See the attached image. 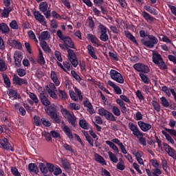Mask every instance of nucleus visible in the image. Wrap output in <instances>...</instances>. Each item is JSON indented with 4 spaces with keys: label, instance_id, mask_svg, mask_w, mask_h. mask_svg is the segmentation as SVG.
Here are the masks:
<instances>
[{
    "label": "nucleus",
    "instance_id": "obj_1",
    "mask_svg": "<svg viewBox=\"0 0 176 176\" xmlns=\"http://www.w3.org/2000/svg\"><path fill=\"white\" fill-rule=\"evenodd\" d=\"M62 41L64 43L66 49L67 50V57L69 61H70L71 64L73 65V67H74V68H76L79 63L78 62L76 54L72 50L75 49V43L74 41H72V38L68 36H66L65 38ZM69 47H70V49Z\"/></svg>",
    "mask_w": 176,
    "mask_h": 176
},
{
    "label": "nucleus",
    "instance_id": "obj_2",
    "mask_svg": "<svg viewBox=\"0 0 176 176\" xmlns=\"http://www.w3.org/2000/svg\"><path fill=\"white\" fill-rule=\"evenodd\" d=\"M139 34L140 38L148 37V40H144V38L141 39V43L142 45H144V46H146V47H148V49H153V47H155V45H157V43H159L157 37L153 35H146L145 30H140Z\"/></svg>",
    "mask_w": 176,
    "mask_h": 176
},
{
    "label": "nucleus",
    "instance_id": "obj_3",
    "mask_svg": "<svg viewBox=\"0 0 176 176\" xmlns=\"http://www.w3.org/2000/svg\"><path fill=\"white\" fill-rule=\"evenodd\" d=\"M152 60H153V63H154L155 65H157L160 69H162V71H165V69H168V67H167V65H166V63L163 59V57H162V55H160L159 52L153 53Z\"/></svg>",
    "mask_w": 176,
    "mask_h": 176
},
{
    "label": "nucleus",
    "instance_id": "obj_4",
    "mask_svg": "<svg viewBox=\"0 0 176 176\" xmlns=\"http://www.w3.org/2000/svg\"><path fill=\"white\" fill-rule=\"evenodd\" d=\"M60 112L64 118L67 119L69 124H72L73 127H76V116H75V114L70 113L69 111H68L67 109H62Z\"/></svg>",
    "mask_w": 176,
    "mask_h": 176
},
{
    "label": "nucleus",
    "instance_id": "obj_5",
    "mask_svg": "<svg viewBox=\"0 0 176 176\" xmlns=\"http://www.w3.org/2000/svg\"><path fill=\"white\" fill-rule=\"evenodd\" d=\"M34 120L36 126H45V127H50L52 126V122L49 121V120H47L45 118H42L38 116H34Z\"/></svg>",
    "mask_w": 176,
    "mask_h": 176
},
{
    "label": "nucleus",
    "instance_id": "obj_6",
    "mask_svg": "<svg viewBox=\"0 0 176 176\" xmlns=\"http://www.w3.org/2000/svg\"><path fill=\"white\" fill-rule=\"evenodd\" d=\"M98 113L100 116H104L107 120H109L110 122H116V117H115L112 113L104 108L99 109Z\"/></svg>",
    "mask_w": 176,
    "mask_h": 176
},
{
    "label": "nucleus",
    "instance_id": "obj_7",
    "mask_svg": "<svg viewBox=\"0 0 176 176\" xmlns=\"http://www.w3.org/2000/svg\"><path fill=\"white\" fill-rule=\"evenodd\" d=\"M110 76L113 80H115L118 83H120L121 85L124 83V78L122 74L115 69L110 71Z\"/></svg>",
    "mask_w": 176,
    "mask_h": 176
},
{
    "label": "nucleus",
    "instance_id": "obj_8",
    "mask_svg": "<svg viewBox=\"0 0 176 176\" xmlns=\"http://www.w3.org/2000/svg\"><path fill=\"white\" fill-rule=\"evenodd\" d=\"M133 67L138 72H142V74H149L151 72L149 67L144 63H138L134 64Z\"/></svg>",
    "mask_w": 176,
    "mask_h": 176
},
{
    "label": "nucleus",
    "instance_id": "obj_9",
    "mask_svg": "<svg viewBox=\"0 0 176 176\" xmlns=\"http://www.w3.org/2000/svg\"><path fill=\"white\" fill-rule=\"evenodd\" d=\"M49 8V5L46 1L41 2L39 4V10L45 16L46 19H50L52 17V14L50 13V10H47Z\"/></svg>",
    "mask_w": 176,
    "mask_h": 176
},
{
    "label": "nucleus",
    "instance_id": "obj_10",
    "mask_svg": "<svg viewBox=\"0 0 176 176\" xmlns=\"http://www.w3.org/2000/svg\"><path fill=\"white\" fill-rule=\"evenodd\" d=\"M0 145H1L3 149L5 151H11V152H14V148L12 146V144L9 143V140L4 138L3 140H0Z\"/></svg>",
    "mask_w": 176,
    "mask_h": 176
},
{
    "label": "nucleus",
    "instance_id": "obj_11",
    "mask_svg": "<svg viewBox=\"0 0 176 176\" xmlns=\"http://www.w3.org/2000/svg\"><path fill=\"white\" fill-rule=\"evenodd\" d=\"M165 152H166L170 157H173V159H176V151L170 145H168L167 143H163L162 144Z\"/></svg>",
    "mask_w": 176,
    "mask_h": 176
},
{
    "label": "nucleus",
    "instance_id": "obj_12",
    "mask_svg": "<svg viewBox=\"0 0 176 176\" xmlns=\"http://www.w3.org/2000/svg\"><path fill=\"white\" fill-rule=\"evenodd\" d=\"M12 82L13 83H16V85H19V86H23V85H28V82H27V79L21 78L19 77V76H16V74H14L12 78Z\"/></svg>",
    "mask_w": 176,
    "mask_h": 176
},
{
    "label": "nucleus",
    "instance_id": "obj_13",
    "mask_svg": "<svg viewBox=\"0 0 176 176\" xmlns=\"http://www.w3.org/2000/svg\"><path fill=\"white\" fill-rule=\"evenodd\" d=\"M14 60L16 67H21V60H23V54L21 52H15L14 54Z\"/></svg>",
    "mask_w": 176,
    "mask_h": 176
},
{
    "label": "nucleus",
    "instance_id": "obj_14",
    "mask_svg": "<svg viewBox=\"0 0 176 176\" xmlns=\"http://www.w3.org/2000/svg\"><path fill=\"white\" fill-rule=\"evenodd\" d=\"M138 124L140 128V130H142V131H144V133H146V131H149V130L152 129V125H151V124L145 123L142 121L138 122Z\"/></svg>",
    "mask_w": 176,
    "mask_h": 176
},
{
    "label": "nucleus",
    "instance_id": "obj_15",
    "mask_svg": "<svg viewBox=\"0 0 176 176\" xmlns=\"http://www.w3.org/2000/svg\"><path fill=\"white\" fill-rule=\"evenodd\" d=\"M34 19L39 21L41 24L43 23V25H46V21H45V16L39 12V11H34Z\"/></svg>",
    "mask_w": 176,
    "mask_h": 176
},
{
    "label": "nucleus",
    "instance_id": "obj_16",
    "mask_svg": "<svg viewBox=\"0 0 176 176\" xmlns=\"http://www.w3.org/2000/svg\"><path fill=\"white\" fill-rule=\"evenodd\" d=\"M83 105L87 109V112L90 113V115H93V113H96V111H94V108H93V104H91V102H90L89 100H87L83 102Z\"/></svg>",
    "mask_w": 176,
    "mask_h": 176
},
{
    "label": "nucleus",
    "instance_id": "obj_17",
    "mask_svg": "<svg viewBox=\"0 0 176 176\" xmlns=\"http://www.w3.org/2000/svg\"><path fill=\"white\" fill-rule=\"evenodd\" d=\"M39 97L43 105H44L45 107H48L49 105H50V100H49V99L47 98V97H46V95L43 92H41L40 94Z\"/></svg>",
    "mask_w": 176,
    "mask_h": 176
},
{
    "label": "nucleus",
    "instance_id": "obj_18",
    "mask_svg": "<svg viewBox=\"0 0 176 176\" xmlns=\"http://www.w3.org/2000/svg\"><path fill=\"white\" fill-rule=\"evenodd\" d=\"M141 15L144 19V20L147 21V23H152L153 21H155V20H156L155 17L151 16V14H149V13L146 12V11L142 12Z\"/></svg>",
    "mask_w": 176,
    "mask_h": 176
},
{
    "label": "nucleus",
    "instance_id": "obj_19",
    "mask_svg": "<svg viewBox=\"0 0 176 176\" xmlns=\"http://www.w3.org/2000/svg\"><path fill=\"white\" fill-rule=\"evenodd\" d=\"M45 112L48 114V116H52V115L57 113V107L52 105L47 106Z\"/></svg>",
    "mask_w": 176,
    "mask_h": 176
},
{
    "label": "nucleus",
    "instance_id": "obj_20",
    "mask_svg": "<svg viewBox=\"0 0 176 176\" xmlns=\"http://www.w3.org/2000/svg\"><path fill=\"white\" fill-rule=\"evenodd\" d=\"M107 83L109 86L113 88L116 94H122V89L120 88L119 86L116 85L115 82H112L111 80H109Z\"/></svg>",
    "mask_w": 176,
    "mask_h": 176
},
{
    "label": "nucleus",
    "instance_id": "obj_21",
    "mask_svg": "<svg viewBox=\"0 0 176 176\" xmlns=\"http://www.w3.org/2000/svg\"><path fill=\"white\" fill-rule=\"evenodd\" d=\"M87 50H88V54L92 57V58H94V60H97L98 57H97V55H96V49L91 46V45H87Z\"/></svg>",
    "mask_w": 176,
    "mask_h": 176
},
{
    "label": "nucleus",
    "instance_id": "obj_22",
    "mask_svg": "<svg viewBox=\"0 0 176 176\" xmlns=\"http://www.w3.org/2000/svg\"><path fill=\"white\" fill-rule=\"evenodd\" d=\"M63 131H64L65 134L69 138V140H74V135H72V132L71 131V129L67 125H64L62 127Z\"/></svg>",
    "mask_w": 176,
    "mask_h": 176
},
{
    "label": "nucleus",
    "instance_id": "obj_23",
    "mask_svg": "<svg viewBox=\"0 0 176 176\" xmlns=\"http://www.w3.org/2000/svg\"><path fill=\"white\" fill-rule=\"evenodd\" d=\"M94 157L97 163H100V164H102V166H107V162H105V159H104L102 156L100 155L98 153H95Z\"/></svg>",
    "mask_w": 176,
    "mask_h": 176
},
{
    "label": "nucleus",
    "instance_id": "obj_24",
    "mask_svg": "<svg viewBox=\"0 0 176 176\" xmlns=\"http://www.w3.org/2000/svg\"><path fill=\"white\" fill-rule=\"evenodd\" d=\"M116 102L120 107L121 112L122 113H126L127 109V107H126V103H124V102L120 98L116 99Z\"/></svg>",
    "mask_w": 176,
    "mask_h": 176
},
{
    "label": "nucleus",
    "instance_id": "obj_25",
    "mask_svg": "<svg viewBox=\"0 0 176 176\" xmlns=\"http://www.w3.org/2000/svg\"><path fill=\"white\" fill-rule=\"evenodd\" d=\"M40 46L45 53H50L52 52V49H50V47L47 45V43L45 41L40 42Z\"/></svg>",
    "mask_w": 176,
    "mask_h": 176
},
{
    "label": "nucleus",
    "instance_id": "obj_26",
    "mask_svg": "<svg viewBox=\"0 0 176 176\" xmlns=\"http://www.w3.org/2000/svg\"><path fill=\"white\" fill-rule=\"evenodd\" d=\"M0 31L2 34H9L10 32V28L8 26V24L5 23H0Z\"/></svg>",
    "mask_w": 176,
    "mask_h": 176
},
{
    "label": "nucleus",
    "instance_id": "obj_27",
    "mask_svg": "<svg viewBox=\"0 0 176 176\" xmlns=\"http://www.w3.org/2000/svg\"><path fill=\"white\" fill-rule=\"evenodd\" d=\"M28 170L30 173H35V174H38V173H39V169H38V166L34 163L29 164Z\"/></svg>",
    "mask_w": 176,
    "mask_h": 176
},
{
    "label": "nucleus",
    "instance_id": "obj_28",
    "mask_svg": "<svg viewBox=\"0 0 176 176\" xmlns=\"http://www.w3.org/2000/svg\"><path fill=\"white\" fill-rule=\"evenodd\" d=\"M10 12H12L11 7L4 8L3 12H1V17H3L4 19H8V17H9V14H10Z\"/></svg>",
    "mask_w": 176,
    "mask_h": 176
},
{
    "label": "nucleus",
    "instance_id": "obj_29",
    "mask_svg": "<svg viewBox=\"0 0 176 176\" xmlns=\"http://www.w3.org/2000/svg\"><path fill=\"white\" fill-rule=\"evenodd\" d=\"M125 36H126L128 39H130L131 42H133V43H135L137 46H138V42L135 39V37L131 33H130V32L125 31Z\"/></svg>",
    "mask_w": 176,
    "mask_h": 176
},
{
    "label": "nucleus",
    "instance_id": "obj_30",
    "mask_svg": "<svg viewBox=\"0 0 176 176\" xmlns=\"http://www.w3.org/2000/svg\"><path fill=\"white\" fill-rule=\"evenodd\" d=\"M106 144L107 145H109V146H110V148H111V149H113L116 153H119V148H118V146L113 142L107 140Z\"/></svg>",
    "mask_w": 176,
    "mask_h": 176
},
{
    "label": "nucleus",
    "instance_id": "obj_31",
    "mask_svg": "<svg viewBox=\"0 0 176 176\" xmlns=\"http://www.w3.org/2000/svg\"><path fill=\"white\" fill-rule=\"evenodd\" d=\"M51 119L54 120V123H57L58 124H60L61 123V117L57 114V113H55V114H52V116H50Z\"/></svg>",
    "mask_w": 176,
    "mask_h": 176
},
{
    "label": "nucleus",
    "instance_id": "obj_32",
    "mask_svg": "<svg viewBox=\"0 0 176 176\" xmlns=\"http://www.w3.org/2000/svg\"><path fill=\"white\" fill-rule=\"evenodd\" d=\"M50 38V34H49V32L44 31L41 32V34L39 36V40L41 41H46Z\"/></svg>",
    "mask_w": 176,
    "mask_h": 176
},
{
    "label": "nucleus",
    "instance_id": "obj_33",
    "mask_svg": "<svg viewBox=\"0 0 176 176\" xmlns=\"http://www.w3.org/2000/svg\"><path fill=\"white\" fill-rule=\"evenodd\" d=\"M79 126L84 130H89V123H87L86 120H80Z\"/></svg>",
    "mask_w": 176,
    "mask_h": 176
},
{
    "label": "nucleus",
    "instance_id": "obj_34",
    "mask_svg": "<svg viewBox=\"0 0 176 176\" xmlns=\"http://www.w3.org/2000/svg\"><path fill=\"white\" fill-rule=\"evenodd\" d=\"M38 168H40V170L43 174H47L48 170H47V165H45L44 163H39L38 164Z\"/></svg>",
    "mask_w": 176,
    "mask_h": 176
},
{
    "label": "nucleus",
    "instance_id": "obj_35",
    "mask_svg": "<svg viewBox=\"0 0 176 176\" xmlns=\"http://www.w3.org/2000/svg\"><path fill=\"white\" fill-rule=\"evenodd\" d=\"M8 96L10 98H13V100L17 99V96H19V94L17 93V91L14 89H9Z\"/></svg>",
    "mask_w": 176,
    "mask_h": 176
},
{
    "label": "nucleus",
    "instance_id": "obj_36",
    "mask_svg": "<svg viewBox=\"0 0 176 176\" xmlns=\"http://www.w3.org/2000/svg\"><path fill=\"white\" fill-rule=\"evenodd\" d=\"M162 133L163 135H164V137L166 138L167 141H168V142H170V144H175L174 139H173V138H171V135H170V134H168L165 131H162Z\"/></svg>",
    "mask_w": 176,
    "mask_h": 176
},
{
    "label": "nucleus",
    "instance_id": "obj_37",
    "mask_svg": "<svg viewBox=\"0 0 176 176\" xmlns=\"http://www.w3.org/2000/svg\"><path fill=\"white\" fill-rule=\"evenodd\" d=\"M58 96L59 98H60V100H67V98H68V95L67 94L66 92H65V91L58 89Z\"/></svg>",
    "mask_w": 176,
    "mask_h": 176
},
{
    "label": "nucleus",
    "instance_id": "obj_38",
    "mask_svg": "<svg viewBox=\"0 0 176 176\" xmlns=\"http://www.w3.org/2000/svg\"><path fill=\"white\" fill-rule=\"evenodd\" d=\"M69 107L72 111H79L80 109V104L75 102L69 103Z\"/></svg>",
    "mask_w": 176,
    "mask_h": 176
},
{
    "label": "nucleus",
    "instance_id": "obj_39",
    "mask_svg": "<svg viewBox=\"0 0 176 176\" xmlns=\"http://www.w3.org/2000/svg\"><path fill=\"white\" fill-rule=\"evenodd\" d=\"M139 76H140L142 82H144L146 85H149V82H151V80H149L148 76L142 73H140Z\"/></svg>",
    "mask_w": 176,
    "mask_h": 176
},
{
    "label": "nucleus",
    "instance_id": "obj_40",
    "mask_svg": "<svg viewBox=\"0 0 176 176\" xmlns=\"http://www.w3.org/2000/svg\"><path fill=\"white\" fill-rule=\"evenodd\" d=\"M109 157L113 163H118L119 160H118V157L113 154V153L109 151L108 152Z\"/></svg>",
    "mask_w": 176,
    "mask_h": 176
},
{
    "label": "nucleus",
    "instance_id": "obj_41",
    "mask_svg": "<svg viewBox=\"0 0 176 176\" xmlns=\"http://www.w3.org/2000/svg\"><path fill=\"white\" fill-rule=\"evenodd\" d=\"M71 74L73 76V78L76 79L77 82H80L82 81V78H80V76L78 73H76V72H75L74 70H72L71 72Z\"/></svg>",
    "mask_w": 176,
    "mask_h": 176
},
{
    "label": "nucleus",
    "instance_id": "obj_42",
    "mask_svg": "<svg viewBox=\"0 0 176 176\" xmlns=\"http://www.w3.org/2000/svg\"><path fill=\"white\" fill-rule=\"evenodd\" d=\"M69 94L70 98L73 100V101H75L76 102H78L79 101V99H78V96H76L75 91L70 90L69 91Z\"/></svg>",
    "mask_w": 176,
    "mask_h": 176
},
{
    "label": "nucleus",
    "instance_id": "obj_43",
    "mask_svg": "<svg viewBox=\"0 0 176 176\" xmlns=\"http://www.w3.org/2000/svg\"><path fill=\"white\" fill-rule=\"evenodd\" d=\"M30 98L36 104V105H38V102H39V99H38V96H36L34 93H30L29 95Z\"/></svg>",
    "mask_w": 176,
    "mask_h": 176
},
{
    "label": "nucleus",
    "instance_id": "obj_44",
    "mask_svg": "<svg viewBox=\"0 0 176 176\" xmlns=\"http://www.w3.org/2000/svg\"><path fill=\"white\" fill-rule=\"evenodd\" d=\"M98 30L100 32V34H107L108 31V28H107L103 24L100 23L98 25Z\"/></svg>",
    "mask_w": 176,
    "mask_h": 176
},
{
    "label": "nucleus",
    "instance_id": "obj_45",
    "mask_svg": "<svg viewBox=\"0 0 176 176\" xmlns=\"http://www.w3.org/2000/svg\"><path fill=\"white\" fill-rule=\"evenodd\" d=\"M161 104L163 107H164V108H168V107H170V102L168 100H167L166 97L161 98Z\"/></svg>",
    "mask_w": 176,
    "mask_h": 176
},
{
    "label": "nucleus",
    "instance_id": "obj_46",
    "mask_svg": "<svg viewBox=\"0 0 176 176\" xmlns=\"http://www.w3.org/2000/svg\"><path fill=\"white\" fill-rule=\"evenodd\" d=\"M74 91L77 94V96H78L80 101H82L83 100V95H82V91H80V89H79V88L75 87Z\"/></svg>",
    "mask_w": 176,
    "mask_h": 176
},
{
    "label": "nucleus",
    "instance_id": "obj_47",
    "mask_svg": "<svg viewBox=\"0 0 176 176\" xmlns=\"http://www.w3.org/2000/svg\"><path fill=\"white\" fill-rule=\"evenodd\" d=\"M152 105H153L154 109L155 111H157V112H160V104H159V102H157V101L153 100Z\"/></svg>",
    "mask_w": 176,
    "mask_h": 176
},
{
    "label": "nucleus",
    "instance_id": "obj_48",
    "mask_svg": "<svg viewBox=\"0 0 176 176\" xmlns=\"http://www.w3.org/2000/svg\"><path fill=\"white\" fill-rule=\"evenodd\" d=\"M3 82L6 85V87H10L12 84L10 83V79H9V77H8V76L6 75H4L3 76Z\"/></svg>",
    "mask_w": 176,
    "mask_h": 176
},
{
    "label": "nucleus",
    "instance_id": "obj_49",
    "mask_svg": "<svg viewBox=\"0 0 176 176\" xmlns=\"http://www.w3.org/2000/svg\"><path fill=\"white\" fill-rule=\"evenodd\" d=\"M100 39L102 42H107L108 39H109V36L107 33H102L100 34Z\"/></svg>",
    "mask_w": 176,
    "mask_h": 176
},
{
    "label": "nucleus",
    "instance_id": "obj_50",
    "mask_svg": "<svg viewBox=\"0 0 176 176\" xmlns=\"http://www.w3.org/2000/svg\"><path fill=\"white\" fill-rule=\"evenodd\" d=\"M28 35L29 38H30V39H32L33 41H34V42H38V39H36L35 33H34V32L32 30H30L28 32Z\"/></svg>",
    "mask_w": 176,
    "mask_h": 176
},
{
    "label": "nucleus",
    "instance_id": "obj_51",
    "mask_svg": "<svg viewBox=\"0 0 176 176\" xmlns=\"http://www.w3.org/2000/svg\"><path fill=\"white\" fill-rule=\"evenodd\" d=\"M111 111L116 116H119L120 115V109H119V107L117 106H113Z\"/></svg>",
    "mask_w": 176,
    "mask_h": 176
},
{
    "label": "nucleus",
    "instance_id": "obj_52",
    "mask_svg": "<svg viewBox=\"0 0 176 176\" xmlns=\"http://www.w3.org/2000/svg\"><path fill=\"white\" fill-rule=\"evenodd\" d=\"M54 175H60L63 173V170L60 168V166H55V168L54 169V171L52 172Z\"/></svg>",
    "mask_w": 176,
    "mask_h": 176
},
{
    "label": "nucleus",
    "instance_id": "obj_53",
    "mask_svg": "<svg viewBox=\"0 0 176 176\" xmlns=\"http://www.w3.org/2000/svg\"><path fill=\"white\" fill-rule=\"evenodd\" d=\"M10 27L12 30H19V25L17 24V21H16V20H13L10 23Z\"/></svg>",
    "mask_w": 176,
    "mask_h": 176
},
{
    "label": "nucleus",
    "instance_id": "obj_54",
    "mask_svg": "<svg viewBox=\"0 0 176 176\" xmlns=\"http://www.w3.org/2000/svg\"><path fill=\"white\" fill-rule=\"evenodd\" d=\"M151 163H152V166L155 167V168H162V166L160 165V164H159V162H157V160L153 159L151 160Z\"/></svg>",
    "mask_w": 176,
    "mask_h": 176
},
{
    "label": "nucleus",
    "instance_id": "obj_55",
    "mask_svg": "<svg viewBox=\"0 0 176 176\" xmlns=\"http://www.w3.org/2000/svg\"><path fill=\"white\" fill-rule=\"evenodd\" d=\"M46 166L47 167V170L50 173H53V171H54V168H56V166H54V164H50L49 162L46 163Z\"/></svg>",
    "mask_w": 176,
    "mask_h": 176
},
{
    "label": "nucleus",
    "instance_id": "obj_56",
    "mask_svg": "<svg viewBox=\"0 0 176 176\" xmlns=\"http://www.w3.org/2000/svg\"><path fill=\"white\" fill-rule=\"evenodd\" d=\"M138 138L140 145H142L143 146H146V138H144V135L140 136V138Z\"/></svg>",
    "mask_w": 176,
    "mask_h": 176
},
{
    "label": "nucleus",
    "instance_id": "obj_57",
    "mask_svg": "<svg viewBox=\"0 0 176 176\" xmlns=\"http://www.w3.org/2000/svg\"><path fill=\"white\" fill-rule=\"evenodd\" d=\"M63 148L65 149V151H68L69 152H71L72 153H74V148H72V146L65 143L63 144Z\"/></svg>",
    "mask_w": 176,
    "mask_h": 176
},
{
    "label": "nucleus",
    "instance_id": "obj_58",
    "mask_svg": "<svg viewBox=\"0 0 176 176\" xmlns=\"http://www.w3.org/2000/svg\"><path fill=\"white\" fill-rule=\"evenodd\" d=\"M88 23H89V27L91 28V30H94L95 24L94 21H93V18L91 16H89L88 18Z\"/></svg>",
    "mask_w": 176,
    "mask_h": 176
},
{
    "label": "nucleus",
    "instance_id": "obj_59",
    "mask_svg": "<svg viewBox=\"0 0 176 176\" xmlns=\"http://www.w3.org/2000/svg\"><path fill=\"white\" fill-rule=\"evenodd\" d=\"M54 56L58 60V61H60V63H62L63 58L61 57V52H60L59 51H55Z\"/></svg>",
    "mask_w": 176,
    "mask_h": 176
},
{
    "label": "nucleus",
    "instance_id": "obj_60",
    "mask_svg": "<svg viewBox=\"0 0 176 176\" xmlns=\"http://www.w3.org/2000/svg\"><path fill=\"white\" fill-rule=\"evenodd\" d=\"M144 9H145V10L148 12L149 13H151V14H155L156 10H155V8H151V6H145Z\"/></svg>",
    "mask_w": 176,
    "mask_h": 176
},
{
    "label": "nucleus",
    "instance_id": "obj_61",
    "mask_svg": "<svg viewBox=\"0 0 176 176\" xmlns=\"http://www.w3.org/2000/svg\"><path fill=\"white\" fill-rule=\"evenodd\" d=\"M94 3L95 6L98 8H101V6H102V4L104 3V0H94Z\"/></svg>",
    "mask_w": 176,
    "mask_h": 176
},
{
    "label": "nucleus",
    "instance_id": "obj_62",
    "mask_svg": "<svg viewBox=\"0 0 176 176\" xmlns=\"http://www.w3.org/2000/svg\"><path fill=\"white\" fill-rule=\"evenodd\" d=\"M129 127L131 131H132V133L134 132L135 130L138 129V127L137 126V125L134 124V123L133 122L129 123Z\"/></svg>",
    "mask_w": 176,
    "mask_h": 176
},
{
    "label": "nucleus",
    "instance_id": "obj_63",
    "mask_svg": "<svg viewBox=\"0 0 176 176\" xmlns=\"http://www.w3.org/2000/svg\"><path fill=\"white\" fill-rule=\"evenodd\" d=\"M133 135H135V137H137V138H139L142 135H144V133H142L138 128L137 130L133 131Z\"/></svg>",
    "mask_w": 176,
    "mask_h": 176
},
{
    "label": "nucleus",
    "instance_id": "obj_64",
    "mask_svg": "<svg viewBox=\"0 0 176 176\" xmlns=\"http://www.w3.org/2000/svg\"><path fill=\"white\" fill-rule=\"evenodd\" d=\"M62 164L65 170H69L71 168V164L67 161H62Z\"/></svg>",
    "mask_w": 176,
    "mask_h": 176
}]
</instances>
